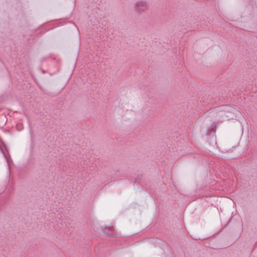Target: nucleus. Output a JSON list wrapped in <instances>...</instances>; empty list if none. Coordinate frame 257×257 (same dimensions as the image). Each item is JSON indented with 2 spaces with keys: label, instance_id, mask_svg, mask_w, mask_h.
Segmentation results:
<instances>
[{
  "label": "nucleus",
  "instance_id": "nucleus-1",
  "mask_svg": "<svg viewBox=\"0 0 257 257\" xmlns=\"http://www.w3.org/2000/svg\"><path fill=\"white\" fill-rule=\"evenodd\" d=\"M148 8L147 4L144 2H140L137 4L136 6V10L139 12L146 11Z\"/></svg>",
  "mask_w": 257,
  "mask_h": 257
}]
</instances>
